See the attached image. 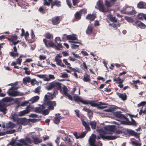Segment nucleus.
Segmentation results:
<instances>
[{
    "mask_svg": "<svg viewBox=\"0 0 146 146\" xmlns=\"http://www.w3.org/2000/svg\"><path fill=\"white\" fill-rule=\"evenodd\" d=\"M86 133L84 132L81 133L79 135L80 138H83L86 135Z\"/></svg>",
    "mask_w": 146,
    "mask_h": 146,
    "instance_id": "774afa93",
    "label": "nucleus"
},
{
    "mask_svg": "<svg viewBox=\"0 0 146 146\" xmlns=\"http://www.w3.org/2000/svg\"><path fill=\"white\" fill-rule=\"evenodd\" d=\"M13 90V87H11L10 88L9 91H7V93L11 96H16L19 95V92L17 91L13 90L12 91H10V90Z\"/></svg>",
    "mask_w": 146,
    "mask_h": 146,
    "instance_id": "9b49d317",
    "label": "nucleus"
},
{
    "mask_svg": "<svg viewBox=\"0 0 146 146\" xmlns=\"http://www.w3.org/2000/svg\"><path fill=\"white\" fill-rule=\"evenodd\" d=\"M137 17L139 19L143 20L144 19L146 21V15L143 13L139 14Z\"/></svg>",
    "mask_w": 146,
    "mask_h": 146,
    "instance_id": "2f4dec72",
    "label": "nucleus"
},
{
    "mask_svg": "<svg viewBox=\"0 0 146 146\" xmlns=\"http://www.w3.org/2000/svg\"><path fill=\"white\" fill-rule=\"evenodd\" d=\"M61 119V117H56L54 118V122L56 124H58L60 123V119Z\"/></svg>",
    "mask_w": 146,
    "mask_h": 146,
    "instance_id": "c03bdc74",
    "label": "nucleus"
},
{
    "mask_svg": "<svg viewBox=\"0 0 146 146\" xmlns=\"http://www.w3.org/2000/svg\"><path fill=\"white\" fill-rule=\"evenodd\" d=\"M93 30V27L92 25L88 26L86 30V33L88 35L91 34L92 33Z\"/></svg>",
    "mask_w": 146,
    "mask_h": 146,
    "instance_id": "393cba45",
    "label": "nucleus"
},
{
    "mask_svg": "<svg viewBox=\"0 0 146 146\" xmlns=\"http://www.w3.org/2000/svg\"><path fill=\"white\" fill-rule=\"evenodd\" d=\"M42 113L44 115H47L49 113V111L47 109H46L45 110H43L42 112Z\"/></svg>",
    "mask_w": 146,
    "mask_h": 146,
    "instance_id": "338daca9",
    "label": "nucleus"
},
{
    "mask_svg": "<svg viewBox=\"0 0 146 146\" xmlns=\"http://www.w3.org/2000/svg\"><path fill=\"white\" fill-rule=\"evenodd\" d=\"M131 119V121H129L128 119V120H126L127 121V124L129 125H132L135 126H136L137 123L133 119Z\"/></svg>",
    "mask_w": 146,
    "mask_h": 146,
    "instance_id": "c756f323",
    "label": "nucleus"
},
{
    "mask_svg": "<svg viewBox=\"0 0 146 146\" xmlns=\"http://www.w3.org/2000/svg\"><path fill=\"white\" fill-rule=\"evenodd\" d=\"M61 57H62L61 56H60L59 54H57L55 57V61H56L58 60H59L61 59L60 58Z\"/></svg>",
    "mask_w": 146,
    "mask_h": 146,
    "instance_id": "0e129e2a",
    "label": "nucleus"
},
{
    "mask_svg": "<svg viewBox=\"0 0 146 146\" xmlns=\"http://www.w3.org/2000/svg\"><path fill=\"white\" fill-rule=\"evenodd\" d=\"M109 20L111 22L116 23L117 20L116 19L115 17H113V15L111 14H109L108 16Z\"/></svg>",
    "mask_w": 146,
    "mask_h": 146,
    "instance_id": "c85d7f7f",
    "label": "nucleus"
},
{
    "mask_svg": "<svg viewBox=\"0 0 146 146\" xmlns=\"http://www.w3.org/2000/svg\"><path fill=\"white\" fill-rule=\"evenodd\" d=\"M33 61L32 58H28L26 59L23 62L24 65H27L26 63L27 62H29Z\"/></svg>",
    "mask_w": 146,
    "mask_h": 146,
    "instance_id": "4d7b16f0",
    "label": "nucleus"
},
{
    "mask_svg": "<svg viewBox=\"0 0 146 146\" xmlns=\"http://www.w3.org/2000/svg\"><path fill=\"white\" fill-rule=\"evenodd\" d=\"M6 110L5 105L0 102V111L2 112L4 114H5Z\"/></svg>",
    "mask_w": 146,
    "mask_h": 146,
    "instance_id": "bb28decb",
    "label": "nucleus"
},
{
    "mask_svg": "<svg viewBox=\"0 0 146 146\" xmlns=\"http://www.w3.org/2000/svg\"><path fill=\"white\" fill-rule=\"evenodd\" d=\"M39 99V97L38 96H36L33 97L32 98L29 100V101L31 103V104L33 103L38 101Z\"/></svg>",
    "mask_w": 146,
    "mask_h": 146,
    "instance_id": "cd10ccee",
    "label": "nucleus"
},
{
    "mask_svg": "<svg viewBox=\"0 0 146 146\" xmlns=\"http://www.w3.org/2000/svg\"><path fill=\"white\" fill-rule=\"evenodd\" d=\"M115 115L116 117L122 119L128 120V118L126 117L123 114L121 113L120 111L115 112Z\"/></svg>",
    "mask_w": 146,
    "mask_h": 146,
    "instance_id": "9d476101",
    "label": "nucleus"
},
{
    "mask_svg": "<svg viewBox=\"0 0 146 146\" xmlns=\"http://www.w3.org/2000/svg\"><path fill=\"white\" fill-rule=\"evenodd\" d=\"M30 78L29 77H27L23 79V81L24 83H27L30 82Z\"/></svg>",
    "mask_w": 146,
    "mask_h": 146,
    "instance_id": "6e6d98bb",
    "label": "nucleus"
},
{
    "mask_svg": "<svg viewBox=\"0 0 146 146\" xmlns=\"http://www.w3.org/2000/svg\"><path fill=\"white\" fill-rule=\"evenodd\" d=\"M104 129L106 131L113 132L114 129V127L113 125L107 126L105 127Z\"/></svg>",
    "mask_w": 146,
    "mask_h": 146,
    "instance_id": "5701e85b",
    "label": "nucleus"
},
{
    "mask_svg": "<svg viewBox=\"0 0 146 146\" xmlns=\"http://www.w3.org/2000/svg\"><path fill=\"white\" fill-rule=\"evenodd\" d=\"M54 88L56 90H61V84L57 82H53Z\"/></svg>",
    "mask_w": 146,
    "mask_h": 146,
    "instance_id": "dca6fc26",
    "label": "nucleus"
},
{
    "mask_svg": "<svg viewBox=\"0 0 146 146\" xmlns=\"http://www.w3.org/2000/svg\"><path fill=\"white\" fill-rule=\"evenodd\" d=\"M131 7H129L128 5H126L124 7H123V9L121 11V13L126 14L129 15H135L136 12L135 11H126V10L128 9H131Z\"/></svg>",
    "mask_w": 146,
    "mask_h": 146,
    "instance_id": "39448f33",
    "label": "nucleus"
},
{
    "mask_svg": "<svg viewBox=\"0 0 146 146\" xmlns=\"http://www.w3.org/2000/svg\"><path fill=\"white\" fill-rule=\"evenodd\" d=\"M97 4L100 11L103 12H105V9L104 7L103 4V3L101 2L100 0H99L97 2Z\"/></svg>",
    "mask_w": 146,
    "mask_h": 146,
    "instance_id": "4468645a",
    "label": "nucleus"
},
{
    "mask_svg": "<svg viewBox=\"0 0 146 146\" xmlns=\"http://www.w3.org/2000/svg\"><path fill=\"white\" fill-rule=\"evenodd\" d=\"M17 123H19V124L23 125L25 123V120L24 118H20L17 121Z\"/></svg>",
    "mask_w": 146,
    "mask_h": 146,
    "instance_id": "de8ad7c7",
    "label": "nucleus"
},
{
    "mask_svg": "<svg viewBox=\"0 0 146 146\" xmlns=\"http://www.w3.org/2000/svg\"><path fill=\"white\" fill-rule=\"evenodd\" d=\"M86 102L87 104H90L91 106L97 107L99 109H103L107 107L106 106H104V105H106V104L102 102H100V104H99L96 103V102L94 101H88L86 100Z\"/></svg>",
    "mask_w": 146,
    "mask_h": 146,
    "instance_id": "f03ea898",
    "label": "nucleus"
},
{
    "mask_svg": "<svg viewBox=\"0 0 146 146\" xmlns=\"http://www.w3.org/2000/svg\"><path fill=\"white\" fill-rule=\"evenodd\" d=\"M31 137L33 140H31L30 138L28 137V138H29L31 141V143H29V144H32L33 143L35 144H37L42 141V139H38L36 137L35 135H32L31 136Z\"/></svg>",
    "mask_w": 146,
    "mask_h": 146,
    "instance_id": "0eeeda50",
    "label": "nucleus"
},
{
    "mask_svg": "<svg viewBox=\"0 0 146 146\" xmlns=\"http://www.w3.org/2000/svg\"><path fill=\"white\" fill-rule=\"evenodd\" d=\"M6 38L9 41L12 42L13 43V42L15 41L18 38V37L16 35H13L10 38L9 37H6Z\"/></svg>",
    "mask_w": 146,
    "mask_h": 146,
    "instance_id": "a878e982",
    "label": "nucleus"
},
{
    "mask_svg": "<svg viewBox=\"0 0 146 146\" xmlns=\"http://www.w3.org/2000/svg\"><path fill=\"white\" fill-rule=\"evenodd\" d=\"M60 21V17L58 16H55L51 19L52 23L54 25H56L59 24Z\"/></svg>",
    "mask_w": 146,
    "mask_h": 146,
    "instance_id": "1a4fd4ad",
    "label": "nucleus"
},
{
    "mask_svg": "<svg viewBox=\"0 0 146 146\" xmlns=\"http://www.w3.org/2000/svg\"><path fill=\"white\" fill-rule=\"evenodd\" d=\"M132 145L134 146H141V143H138L134 141H132Z\"/></svg>",
    "mask_w": 146,
    "mask_h": 146,
    "instance_id": "603ef678",
    "label": "nucleus"
},
{
    "mask_svg": "<svg viewBox=\"0 0 146 146\" xmlns=\"http://www.w3.org/2000/svg\"><path fill=\"white\" fill-rule=\"evenodd\" d=\"M29 106H27V109L23 111H20L19 113L20 116H22L28 113L30 111V110L29 109Z\"/></svg>",
    "mask_w": 146,
    "mask_h": 146,
    "instance_id": "f3484780",
    "label": "nucleus"
},
{
    "mask_svg": "<svg viewBox=\"0 0 146 146\" xmlns=\"http://www.w3.org/2000/svg\"><path fill=\"white\" fill-rule=\"evenodd\" d=\"M106 131H102L100 134V136L98 137V139H99L101 138L104 140H113L115 139L117 137V136H106Z\"/></svg>",
    "mask_w": 146,
    "mask_h": 146,
    "instance_id": "7ed1b4c3",
    "label": "nucleus"
},
{
    "mask_svg": "<svg viewBox=\"0 0 146 146\" xmlns=\"http://www.w3.org/2000/svg\"><path fill=\"white\" fill-rule=\"evenodd\" d=\"M18 141L21 143L17 142H16L15 146H23V145L28 146L29 145V143H31V141L29 138H28V137H26L25 139H21L19 140Z\"/></svg>",
    "mask_w": 146,
    "mask_h": 146,
    "instance_id": "20e7f679",
    "label": "nucleus"
},
{
    "mask_svg": "<svg viewBox=\"0 0 146 146\" xmlns=\"http://www.w3.org/2000/svg\"><path fill=\"white\" fill-rule=\"evenodd\" d=\"M63 90L64 93V94L65 95H67L68 94V90L67 88L66 87H64L63 88Z\"/></svg>",
    "mask_w": 146,
    "mask_h": 146,
    "instance_id": "69168bd1",
    "label": "nucleus"
},
{
    "mask_svg": "<svg viewBox=\"0 0 146 146\" xmlns=\"http://www.w3.org/2000/svg\"><path fill=\"white\" fill-rule=\"evenodd\" d=\"M54 6H56L57 7H60L61 5V2L58 0H56L52 2Z\"/></svg>",
    "mask_w": 146,
    "mask_h": 146,
    "instance_id": "4c0bfd02",
    "label": "nucleus"
},
{
    "mask_svg": "<svg viewBox=\"0 0 146 146\" xmlns=\"http://www.w3.org/2000/svg\"><path fill=\"white\" fill-rule=\"evenodd\" d=\"M82 124L85 127V129L86 130L89 131H90V129L89 126L88 124L85 121H82Z\"/></svg>",
    "mask_w": 146,
    "mask_h": 146,
    "instance_id": "473e14b6",
    "label": "nucleus"
},
{
    "mask_svg": "<svg viewBox=\"0 0 146 146\" xmlns=\"http://www.w3.org/2000/svg\"><path fill=\"white\" fill-rule=\"evenodd\" d=\"M113 81L115 82L118 81V82H117V83H123L124 81V80L120 78L119 76H118L117 78H114L113 79Z\"/></svg>",
    "mask_w": 146,
    "mask_h": 146,
    "instance_id": "ea45409f",
    "label": "nucleus"
},
{
    "mask_svg": "<svg viewBox=\"0 0 146 146\" xmlns=\"http://www.w3.org/2000/svg\"><path fill=\"white\" fill-rule=\"evenodd\" d=\"M46 38L43 39L45 46L47 48L53 47L54 44L52 39L53 38V35L49 33H46L44 35Z\"/></svg>",
    "mask_w": 146,
    "mask_h": 146,
    "instance_id": "f257e3e1",
    "label": "nucleus"
},
{
    "mask_svg": "<svg viewBox=\"0 0 146 146\" xmlns=\"http://www.w3.org/2000/svg\"><path fill=\"white\" fill-rule=\"evenodd\" d=\"M137 6L140 9H146V3L143 1H141L138 4Z\"/></svg>",
    "mask_w": 146,
    "mask_h": 146,
    "instance_id": "4be33fe9",
    "label": "nucleus"
},
{
    "mask_svg": "<svg viewBox=\"0 0 146 146\" xmlns=\"http://www.w3.org/2000/svg\"><path fill=\"white\" fill-rule=\"evenodd\" d=\"M56 64L60 66L63 68H66V66L62 62V61L61 59L59 60H58L56 61Z\"/></svg>",
    "mask_w": 146,
    "mask_h": 146,
    "instance_id": "a19ab883",
    "label": "nucleus"
},
{
    "mask_svg": "<svg viewBox=\"0 0 146 146\" xmlns=\"http://www.w3.org/2000/svg\"><path fill=\"white\" fill-rule=\"evenodd\" d=\"M79 12L82 15V14H85L87 12V10L85 9H83L80 10Z\"/></svg>",
    "mask_w": 146,
    "mask_h": 146,
    "instance_id": "864d4df0",
    "label": "nucleus"
},
{
    "mask_svg": "<svg viewBox=\"0 0 146 146\" xmlns=\"http://www.w3.org/2000/svg\"><path fill=\"white\" fill-rule=\"evenodd\" d=\"M74 99L75 102H80L82 104H87L86 102V100H83L80 96H75L73 97Z\"/></svg>",
    "mask_w": 146,
    "mask_h": 146,
    "instance_id": "ddd939ff",
    "label": "nucleus"
},
{
    "mask_svg": "<svg viewBox=\"0 0 146 146\" xmlns=\"http://www.w3.org/2000/svg\"><path fill=\"white\" fill-rule=\"evenodd\" d=\"M25 57H26L25 56L21 55L19 58H17L16 60V63L17 64L21 65L22 61V59H21V58H22Z\"/></svg>",
    "mask_w": 146,
    "mask_h": 146,
    "instance_id": "c9c22d12",
    "label": "nucleus"
},
{
    "mask_svg": "<svg viewBox=\"0 0 146 146\" xmlns=\"http://www.w3.org/2000/svg\"><path fill=\"white\" fill-rule=\"evenodd\" d=\"M127 132L129 135L134 136L135 137L138 136L137 133L135 132L134 131L130 129H127L126 130Z\"/></svg>",
    "mask_w": 146,
    "mask_h": 146,
    "instance_id": "2eb2a0df",
    "label": "nucleus"
},
{
    "mask_svg": "<svg viewBox=\"0 0 146 146\" xmlns=\"http://www.w3.org/2000/svg\"><path fill=\"white\" fill-rule=\"evenodd\" d=\"M40 88L41 87L40 86H38L35 89V93H39L40 92Z\"/></svg>",
    "mask_w": 146,
    "mask_h": 146,
    "instance_id": "e2e57ef3",
    "label": "nucleus"
},
{
    "mask_svg": "<svg viewBox=\"0 0 146 146\" xmlns=\"http://www.w3.org/2000/svg\"><path fill=\"white\" fill-rule=\"evenodd\" d=\"M89 143L90 146H102V143L101 141H99L96 142L95 138L92 137H90L89 139Z\"/></svg>",
    "mask_w": 146,
    "mask_h": 146,
    "instance_id": "423d86ee",
    "label": "nucleus"
},
{
    "mask_svg": "<svg viewBox=\"0 0 146 146\" xmlns=\"http://www.w3.org/2000/svg\"><path fill=\"white\" fill-rule=\"evenodd\" d=\"M38 76L39 78L43 79L44 81H48L50 80V78H49L46 77L45 75H38Z\"/></svg>",
    "mask_w": 146,
    "mask_h": 146,
    "instance_id": "37998d69",
    "label": "nucleus"
},
{
    "mask_svg": "<svg viewBox=\"0 0 146 146\" xmlns=\"http://www.w3.org/2000/svg\"><path fill=\"white\" fill-rule=\"evenodd\" d=\"M116 94L122 100H125L127 99V96L125 93L123 94L117 92Z\"/></svg>",
    "mask_w": 146,
    "mask_h": 146,
    "instance_id": "a211bd4d",
    "label": "nucleus"
},
{
    "mask_svg": "<svg viewBox=\"0 0 146 146\" xmlns=\"http://www.w3.org/2000/svg\"><path fill=\"white\" fill-rule=\"evenodd\" d=\"M68 40H78L77 37L75 36L74 35H68L67 36Z\"/></svg>",
    "mask_w": 146,
    "mask_h": 146,
    "instance_id": "f704fd0d",
    "label": "nucleus"
},
{
    "mask_svg": "<svg viewBox=\"0 0 146 146\" xmlns=\"http://www.w3.org/2000/svg\"><path fill=\"white\" fill-rule=\"evenodd\" d=\"M45 109V107L43 106H41L39 107L36 108L35 109V111L37 113H41L42 112L43 110Z\"/></svg>",
    "mask_w": 146,
    "mask_h": 146,
    "instance_id": "6ab92c4d",
    "label": "nucleus"
},
{
    "mask_svg": "<svg viewBox=\"0 0 146 146\" xmlns=\"http://www.w3.org/2000/svg\"><path fill=\"white\" fill-rule=\"evenodd\" d=\"M64 140L67 142L68 144L70 145H72V142L70 138L68 137H66L64 138Z\"/></svg>",
    "mask_w": 146,
    "mask_h": 146,
    "instance_id": "49530a36",
    "label": "nucleus"
},
{
    "mask_svg": "<svg viewBox=\"0 0 146 146\" xmlns=\"http://www.w3.org/2000/svg\"><path fill=\"white\" fill-rule=\"evenodd\" d=\"M83 110L87 112L88 113H90L92 112L91 110L85 107L83 108Z\"/></svg>",
    "mask_w": 146,
    "mask_h": 146,
    "instance_id": "3c124183",
    "label": "nucleus"
},
{
    "mask_svg": "<svg viewBox=\"0 0 146 146\" xmlns=\"http://www.w3.org/2000/svg\"><path fill=\"white\" fill-rule=\"evenodd\" d=\"M39 11L42 13H45L46 11V9H45L43 7L41 6L38 9Z\"/></svg>",
    "mask_w": 146,
    "mask_h": 146,
    "instance_id": "09e8293b",
    "label": "nucleus"
},
{
    "mask_svg": "<svg viewBox=\"0 0 146 146\" xmlns=\"http://www.w3.org/2000/svg\"><path fill=\"white\" fill-rule=\"evenodd\" d=\"M68 68L71 71H74V72L76 73V72H79L78 70H76L75 68H73L71 67H70V66H68Z\"/></svg>",
    "mask_w": 146,
    "mask_h": 146,
    "instance_id": "bf43d9fd",
    "label": "nucleus"
},
{
    "mask_svg": "<svg viewBox=\"0 0 146 146\" xmlns=\"http://www.w3.org/2000/svg\"><path fill=\"white\" fill-rule=\"evenodd\" d=\"M13 51L10 52L9 53V55L12 57H16L18 56H19V53L17 52V50L16 46L15 45L13 48Z\"/></svg>",
    "mask_w": 146,
    "mask_h": 146,
    "instance_id": "f8f14e48",
    "label": "nucleus"
},
{
    "mask_svg": "<svg viewBox=\"0 0 146 146\" xmlns=\"http://www.w3.org/2000/svg\"><path fill=\"white\" fill-rule=\"evenodd\" d=\"M110 1H108V0H106L105 1V5L108 7H110L111 4L110 3Z\"/></svg>",
    "mask_w": 146,
    "mask_h": 146,
    "instance_id": "13d9d810",
    "label": "nucleus"
},
{
    "mask_svg": "<svg viewBox=\"0 0 146 146\" xmlns=\"http://www.w3.org/2000/svg\"><path fill=\"white\" fill-rule=\"evenodd\" d=\"M79 45H78L75 44H71V47L72 49H75L79 47Z\"/></svg>",
    "mask_w": 146,
    "mask_h": 146,
    "instance_id": "052dcab7",
    "label": "nucleus"
},
{
    "mask_svg": "<svg viewBox=\"0 0 146 146\" xmlns=\"http://www.w3.org/2000/svg\"><path fill=\"white\" fill-rule=\"evenodd\" d=\"M95 18V17L93 14H89L86 16V19L90 21H93L94 20Z\"/></svg>",
    "mask_w": 146,
    "mask_h": 146,
    "instance_id": "72a5a7b5",
    "label": "nucleus"
},
{
    "mask_svg": "<svg viewBox=\"0 0 146 146\" xmlns=\"http://www.w3.org/2000/svg\"><path fill=\"white\" fill-rule=\"evenodd\" d=\"M75 18L77 20H80L81 17V14L78 11L74 15Z\"/></svg>",
    "mask_w": 146,
    "mask_h": 146,
    "instance_id": "58836bf2",
    "label": "nucleus"
},
{
    "mask_svg": "<svg viewBox=\"0 0 146 146\" xmlns=\"http://www.w3.org/2000/svg\"><path fill=\"white\" fill-rule=\"evenodd\" d=\"M83 80L85 82H89L90 81V75L87 74H85L83 77Z\"/></svg>",
    "mask_w": 146,
    "mask_h": 146,
    "instance_id": "7c9ffc66",
    "label": "nucleus"
},
{
    "mask_svg": "<svg viewBox=\"0 0 146 146\" xmlns=\"http://www.w3.org/2000/svg\"><path fill=\"white\" fill-rule=\"evenodd\" d=\"M15 124L11 122H9L6 124V128L7 129H12L15 127Z\"/></svg>",
    "mask_w": 146,
    "mask_h": 146,
    "instance_id": "b1692460",
    "label": "nucleus"
},
{
    "mask_svg": "<svg viewBox=\"0 0 146 146\" xmlns=\"http://www.w3.org/2000/svg\"><path fill=\"white\" fill-rule=\"evenodd\" d=\"M57 44L56 45H54V46H55L56 48L58 49V50H60L61 48H62V45L60 43V42L59 43H57Z\"/></svg>",
    "mask_w": 146,
    "mask_h": 146,
    "instance_id": "8fccbe9b",
    "label": "nucleus"
},
{
    "mask_svg": "<svg viewBox=\"0 0 146 146\" xmlns=\"http://www.w3.org/2000/svg\"><path fill=\"white\" fill-rule=\"evenodd\" d=\"M125 19L129 22L132 23L134 22L133 19L131 17L128 16H125Z\"/></svg>",
    "mask_w": 146,
    "mask_h": 146,
    "instance_id": "a18cd8bd",
    "label": "nucleus"
},
{
    "mask_svg": "<svg viewBox=\"0 0 146 146\" xmlns=\"http://www.w3.org/2000/svg\"><path fill=\"white\" fill-rule=\"evenodd\" d=\"M89 124L90 125L91 128L92 129H96L97 124L95 121H90Z\"/></svg>",
    "mask_w": 146,
    "mask_h": 146,
    "instance_id": "e433bc0d",
    "label": "nucleus"
},
{
    "mask_svg": "<svg viewBox=\"0 0 146 146\" xmlns=\"http://www.w3.org/2000/svg\"><path fill=\"white\" fill-rule=\"evenodd\" d=\"M53 82L50 83L48 85H46V88L48 90H50L54 88Z\"/></svg>",
    "mask_w": 146,
    "mask_h": 146,
    "instance_id": "79ce46f5",
    "label": "nucleus"
},
{
    "mask_svg": "<svg viewBox=\"0 0 146 146\" xmlns=\"http://www.w3.org/2000/svg\"><path fill=\"white\" fill-rule=\"evenodd\" d=\"M146 104V101H142L138 104V107L144 106Z\"/></svg>",
    "mask_w": 146,
    "mask_h": 146,
    "instance_id": "680f3d73",
    "label": "nucleus"
},
{
    "mask_svg": "<svg viewBox=\"0 0 146 146\" xmlns=\"http://www.w3.org/2000/svg\"><path fill=\"white\" fill-rule=\"evenodd\" d=\"M135 24L137 26L141 29H144L146 27V25L142 22L136 21L135 22Z\"/></svg>",
    "mask_w": 146,
    "mask_h": 146,
    "instance_id": "aec40b11",
    "label": "nucleus"
},
{
    "mask_svg": "<svg viewBox=\"0 0 146 146\" xmlns=\"http://www.w3.org/2000/svg\"><path fill=\"white\" fill-rule=\"evenodd\" d=\"M46 104L48 106L49 109L53 110L54 109V107L56 106V103L55 101H48L46 102Z\"/></svg>",
    "mask_w": 146,
    "mask_h": 146,
    "instance_id": "6e6552de",
    "label": "nucleus"
},
{
    "mask_svg": "<svg viewBox=\"0 0 146 146\" xmlns=\"http://www.w3.org/2000/svg\"><path fill=\"white\" fill-rule=\"evenodd\" d=\"M15 140H12L8 144V145H11V146H15Z\"/></svg>",
    "mask_w": 146,
    "mask_h": 146,
    "instance_id": "5fc2aeb1",
    "label": "nucleus"
},
{
    "mask_svg": "<svg viewBox=\"0 0 146 146\" xmlns=\"http://www.w3.org/2000/svg\"><path fill=\"white\" fill-rule=\"evenodd\" d=\"M31 104V103L29 100V101H25L23 102H21L18 105V106H29V109L30 108V106Z\"/></svg>",
    "mask_w": 146,
    "mask_h": 146,
    "instance_id": "412c9836",
    "label": "nucleus"
}]
</instances>
